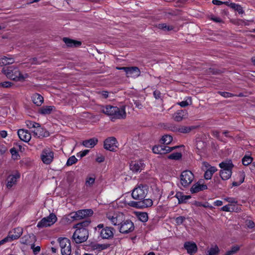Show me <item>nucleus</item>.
I'll use <instances>...</instances> for the list:
<instances>
[{"instance_id":"obj_1","label":"nucleus","mask_w":255,"mask_h":255,"mask_svg":"<svg viewBox=\"0 0 255 255\" xmlns=\"http://www.w3.org/2000/svg\"><path fill=\"white\" fill-rule=\"evenodd\" d=\"M101 111L103 113L108 116L113 122H115L117 120L124 119L127 116L125 106L118 107L107 105L102 107Z\"/></svg>"},{"instance_id":"obj_2","label":"nucleus","mask_w":255,"mask_h":255,"mask_svg":"<svg viewBox=\"0 0 255 255\" xmlns=\"http://www.w3.org/2000/svg\"><path fill=\"white\" fill-rule=\"evenodd\" d=\"M3 72L7 78L16 81H23L28 77L27 74H22L17 67L13 66L4 68Z\"/></svg>"},{"instance_id":"obj_3","label":"nucleus","mask_w":255,"mask_h":255,"mask_svg":"<svg viewBox=\"0 0 255 255\" xmlns=\"http://www.w3.org/2000/svg\"><path fill=\"white\" fill-rule=\"evenodd\" d=\"M82 224L77 225V229L72 236L73 241L77 244H80L85 242L88 238V231L86 228H81Z\"/></svg>"},{"instance_id":"obj_4","label":"nucleus","mask_w":255,"mask_h":255,"mask_svg":"<svg viewBox=\"0 0 255 255\" xmlns=\"http://www.w3.org/2000/svg\"><path fill=\"white\" fill-rule=\"evenodd\" d=\"M221 168L220 171V176L223 180H227L229 179L232 175V169L233 164L231 160H227L221 162L219 164Z\"/></svg>"},{"instance_id":"obj_5","label":"nucleus","mask_w":255,"mask_h":255,"mask_svg":"<svg viewBox=\"0 0 255 255\" xmlns=\"http://www.w3.org/2000/svg\"><path fill=\"white\" fill-rule=\"evenodd\" d=\"M194 179V175L189 170L183 171L180 175V184L184 187L189 186L193 182Z\"/></svg>"},{"instance_id":"obj_6","label":"nucleus","mask_w":255,"mask_h":255,"mask_svg":"<svg viewBox=\"0 0 255 255\" xmlns=\"http://www.w3.org/2000/svg\"><path fill=\"white\" fill-rule=\"evenodd\" d=\"M147 193V187L140 185L133 190L131 196L135 200H142L145 198Z\"/></svg>"},{"instance_id":"obj_7","label":"nucleus","mask_w":255,"mask_h":255,"mask_svg":"<svg viewBox=\"0 0 255 255\" xmlns=\"http://www.w3.org/2000/svg\"><path fill=\"white\" fill-rule=\"evenodd\" d=\"M57 221L56 215L53 213L48 216L42 218L37 224V227L39 228H45L51 226Z\"/></svg>"},{"instance_id":"obj_8","label":"nucleus","mask_w":255,"mask_h":255,"mask_svg":"<svg viewBox=\"0 0 255 255\" xmlns=\"http://www.w3.org/2000/svg\"><path fill=\"white\" fill-rule=\"evenodd\" d=\"M40 157L43 163L48 165L52 162L54 153L49 148H45L42 150Z\"/></svg>"},{"instance_id":"obj_9","label":"nucleus","mask_w":255,"mask_h":255,"mask_svg":"<svg viewBox=\"0 0 255 255\" xmlns=\"http://www.w3.org/2000/svg\"><path fill=\"white\" fill-rule=\"evenodd\" d=\"M62 255H70L71 254V243L69 239L64 238L59 240Z\"/></svg>"},{"instance_id":"obj_10","label":"nucleus","mask_w":255,"mask_h":255,"mask_svg":"<svg viewBox=\"0 0 255 255\" xmlns=\"http://www.w3.org/2000/svg\"><path fill=\"white\" fill-rule=\"evenodd\" d=\"M134 228L133 223L129 220H126L121 223L120 232L122 233L127 234L132 232Z\"/></svg>"},{"instance_id":"obj_11","label":"nucleus","mask_w":255,"mask_h":255,"mask_svg":"<svg viewBox=\"0 0 255 255\" xmlns=\"http://www.w3.org/2000/svg\"><path fill=\"white\" fill-rule=\"evenodd\" d=\"M176 146H173L172 147H170L168 146H166L165 145H160L157 146H154L152 148V151L154 153L156 154H166L167 153L170 152L172 150L175 149Z\"/></svg>"},{"instance_id":"obj_12","label":"nucleus","mask_w":255,"mask_h":255,"mask_svg":"<svg viewBox=\"0 0 255 255\" xmlns=\"http://www.w3.org/2000/svg\"><path fill=\"white\" fill-rule=\"evenodd\" d=\"M118 142L117 139L114 137H110L107 138L104 144V148L110 151H114L116 147H117Z\"/></svg>"},{"instance_id":"obj_13","label":"nucleus","mask_w":255,"mask_h":255,"mask_svg":"<svg viewBox=\"0 0 255 255\" xmlns=\"http://www.w3.org/2000/svg\"><path fill=\"white\" fill-rule=\"evenodd\" d=\"M144 167V164L141 160L132 161L129 164L130 170L134 173L140 172Z\"/></svg>"},{"instance_id":"obj_14","label":"nucleus","mask_w":255,"mask_h":255,"mask_svg":"<svg viewBox=\"0 0 255 255\" xmlns=\"http://www.w3.org/2000/svg\"><path fill=\"white\" fill-rule=\"evenodd\" d=\"M25 124L28 128H35V129L33 131L34 135L38 137H39L41 135L40 132H41V130H42V128H41L39 124L30 121H26L25 122Z\"/></svg>"},{"instance_id":"obj_15","label":"nucleus","mask_w":255,"mask_h":255,"mask_svg":"<svg viewBox=\"0 0 255 255\" xmlns=\"http://www.w3.org/2000/svg\"><path fill=\"white\" fill-rule=\"evenodd\" d=\"M106 217L111 223L114 226L119 225L122 220V215H118L117 214L114 213H107Z\"/></svg>"},{"instance_id":"obj_16","label":"nucleus","mask_w":255,"mask_h":255,"mask_svg":"<svg viewBox=\"0 0 255 255\" xmlns=\"http://www.w3.org/2000/svg\"><path fill=\"white\" fill-rule=\"evenodd\" d=\"M20 178V173L16 171L14 174L9 175L7 178L6 186L8 188H10L14 185H15L17 180Z\"/></svg>"},{"instance_id":"obj_17","label":"nucleus","mask_w":255,"mask_h":255,"mask_svg":"<svg viewBox=\"0 0 255 255\" xmlns=\"http://www.w3.org/2000/svg\"><path fill=\"white\" fill-rule=\"evenodd\" d=\"M17 134L19 138L25 142H28L31 138V134L27 130L20 129L18 130Z\"/></svg>"},{"instance_id":"obj_18","label":"nucleus","mask_w":255,"mask_h":255,"mask_svg":"<svg viewBox=\"0 0 255 255\" xmlns=\"http://www.w3.org/2000/svg\"><path fill=\"white\" fill-rule=\"evenodd\" d=\"M113 229L110 227H106L102 229L100 232V236L103 239H109L114 236Z\"/></svg>"},{"instance_id":"obj_19","label":"nucleus","mask_w":255,"mask_h":255,"mask_svg":"<svg viewBox=\"0 0 255 255\" xmlns=\"http://www.w3.org/2000/svg\"><path fill=\"white\" fill-rule=\"evenodd\" d=\"M184 248L188 254H192L197 252L198 248L196 244L192 242H187L184 243Z\"/></svg>"},{"instance_id":"obj_20","label":"nucleus","mask_w":255,"mask_h":255,"mask_svg":"<svg viewBox=\"0 0 255 255\" xmlns=\"http://www.w3.org/2000/svg\"><path fill=\"white\" fill-rule=\"evenodd\" d=\"M207 189V186L200 182L194 184L190 189V192L192 193H196L200 191H203Z\"/></svg>"},{"instance_id":"obj_21","label":"nucleus","mask_w":255,"mask_h":255,"mask_svg":"<svg viewBox=\"0 0 255 255\" xmlns=\"http://www.w3.org/2000/svg\"><path fill=\"white\" fill-rule=\"evenodd\" d=\"M188 117V113L186 110H178L173 116L174 121L176 122H180L183 119L187 118Z\"/></svg>"},{"instance_id":"obj_22","label":"nucleus","mask_w":255,"mask_h":255,"mask_svg":"<svg viewBox=\"0 0 255 255\" xmlns=\"http://www.w3.org/2000/svg\"><path fill=\"white\" fill-rule=\"evenodd\" d=\"M22 233V229L21 228H16L14 229L12 231L10 232L8 234L9 238L11 241L17 239L20 237Z\"/></svg>"},{"instance_id":"obj_23","label":"nucleus","mask_w":255,"mask_h":255,"mask_svg":"<svg viewBox=\"0 0 255 255\" xmlns=\"http://www.w3.org/2000/svg\"><path fill=\"white\" fill-rule=\"evenodd\" d=\"M127 76L128 77L136 78L140 74V71L137 67H130L127 71Z\"/></svg>"},{"instance_id":"obj_24","label":"nucleus","mask_w":255,"mask_h":255,"mask_svg":"<svg viewBox=\"0 0 255 255\" xmlns=\"http://www.w3.org/2000/svg\"><path fill=\"white\" fill-rule=\"evenodd\" d=\"M169 128L170 130L173 131H178L183 133H188L192 130V129H193L191 127L186 126H182L179 128L175 126H171L170 127H169Z\"/></svg>"},{"instance_id":"obj_25","label":"nucleus","mask_w":255,"mask_h":255,"mask_svg":"<svg viewBox=\"0 0 255 255\" xmlns=\"http://www.w3.org/2000/svg\"><path fill=\"white\" fill-rule=\"evenodd\" d=\"M93 214V211L91 209L80 210L76 212V214L79 217L80 220L92 216Z\"/></svg>"},{"instance_id":"obj_26","label":"nucleus","mask_w":255,"mask_h":255,"mask_svg":"<svg viewBox=\"0 0 255 255\" xmlns=\"http://www.w3.org/2000/svg\"><path fill=\"white\" fill-rule=\"evenodd\" d=\"M98 140L96 137H93L88 140H84L82 145L87 148H93L98 143Z\"/></svg>"},{"instance_id":"obj_27","label":"nucleus","mask_w":255,"mask_h":255,"mask_svg":"<svg viewBox=\"0 0 255 255\" xmlns=\"http://www.w3.org/2000/svg\"><path fill=\"white\" fill-rule=\"evenodd\" d=\"M56 111V108L54 106H46L41 107L39 109V113L44 115H49L52 112H55Z\"/></svg>"},{"instance_id":"obj_28","label":"nucleus","mask_w":255,"mask_h":255,"mask_svg":"<svg viewBox=\"0 0 255 255\" xmlns=\"http://www.w3.org/2000/svg\"><path fill=\"white\" fill-rule=\"evenodd\" d=\"M63 41L68 47H78L81 44L80 41L72 40L68 38H64Z\"/></svg>"},{"instance_id":"obj_29","label":"nucleus","mask_w":255,"mask_h":255,"mask_svg":"<svg viewBox=\"0 0 255 255\" xmlns=\"http://www.w3.org/2000/svg\"><path fill=\"white\" fill-rule=\"evenodd\" d=\"M32 100L34 104L39 106L43 102V98L40 94L35 93L33 94L31 97Z\"/></svg>"},{"instance_id":"obj_30","label":"nucleus","mask_w":255,"mask_h":255,"mask_svg":"<svg viewBox=\"0 0 255 255\" xmlns=\"http://www.w3.org/2000/svg\"><path fill=\"white\" fill-rule=\"evenodd\" d=\"M175 196L178 199L179 204L185 203L187 200L191 198L190 195H184L179 192H177Z\"/></svg>"},{"instance_id":"obj_31","label":"nucleus","mask_w":255,"mask_h":255,"mask_svg":"<svg viewBox=\"0 0 255 255\" xmlns=\"http://www.w3.org/2000/svg\"><path fill=\"white\" fill-rule=\"evenodd\" d=\"M217 170V168L214 166L210 167L205 172L204 177L206 180L210 179L214 173Z\"/></svg>"},{"instance_id":"obj_32","label":"nucleus","mask_w":255,"mask_h":255,"mask_svg":"<svg viewBox=\"0 0 255 255\" xmlns=\"http://www.w3.org/2000/svg\"><path fill=\"white\" fill-rule=\"evenodd\" d=\"M95 179L96 178L94 175L87 176L85 179V186L87 187H91L95 183Z\"/></svg>"},{"instance_id":"obj_33","label":"nucleus","mask_w":255,"mask_h":255,"mask_svg":"<svg viewBox=\"0 0 255 255\" xmlns=\"http://www.w3.org/2000/svg\"><path fill=\"white\" fill-rule=\"evenodd\" d=\"M238 208L235 205L228 204L221 208V210L225 212H232L237 210Z\"/></svg>"},{"instance_id":"obj_34","label":"nucleus","mask_w":255,"mask_h":255,"mask_svg":"<svg viewBox=\"0 0 255 255\" xmlns=\"http://www.w3.org/2000/svg\"><path fill=\"white\" fill-rule=\"evenodd\" d=\"M136 216L138 219L142 222H146L147 221L148 217V215L145 212H136Z\"/></svg>"},{"instance_id":"obj_35","label":"nucleus","mask_w":255,"mask_h":255,"mask_svg":"<svg viewBox=\"0 0 255 255\" xmlns=\"http://www.w3.org/2000/svg\"><path fill=\"white\" fill-rule=\"evenodd\" d=\"M172 139L173 138L171 135L169 134H166L162 136L161 138V142L165 145V144L170 143L172 141Z\"/></svg>"},{"instance_id":"obj_36","label":"nucleus","mask_w":255,"mask_h":255,"mask_svg":"<svg viewBox=\"0 0 255 255\" xmlns=\"http://www.w3.org/2000/svg\"><path fill=\"white\" fill-rule=\"evenodd\" d=\"M219 249L217 246H212L207 251V255H217Z\"/></svg>"},{"instance_id":"obj_37","label":"nucleus","mask_w":255,"mask_h":255,"mask_svg":"<svg viewBox=\"0 0 255 255\" xmlns=\"http://www.w3.org/2000/svg\"><path fill=\"white\" fill-rule=\"evenodd\" d=\"M141 204V208L151 207L153 204L152 200L149 198L144 199L143 201H140Z\"/></svg>"},{"instance_id":"obj_38","label":"nucleus","mask_w":255,"mask_h":255,"mask_svg":"<svg viewBox=\"0 0 255 255\" xmlns=\"http://www.w3.org/2000/svg\"><path fill=\"white\" fill-rule=\"evenodd\" d=\"M245 175L243 173L239 175V180L234 181L232 183L233 186H238L244 181Z\"/></svg>"},{"instance_id":"obj_39","label":"nucleus","mask_w":255,"mask_h":255,"mask_svg":"<svg viewBox=\"0 0 255 255\" xmlns=\"http://www.w3.org/2000/svg\"><path fill=\"white\" fill-rule=\"evenodd\" d=\"M253 161V158L250 156H245L242 159V163L245 165H249Z\"/></svg>"},{"instance_id":"obj_40","label":"nucleus","mask_w":255,"mask_h":255,"mask_svg":"<svg viewBox=\"0 0 255 255\" xmlns=\"http://www.w3.org/2000/svg\"><path fill=\"white\" fill-rule=\"evenodd\" d=\"M158 28L160 29L163 30L164 31H169L173 29L172 26L167 25L165 23L159 24L158 25Z\"/></svg>"},{"instance_id":"obj_41","label":"nucleus","mask_w":255,"mask_h":255,"mask_svg":"<svg viewBox=\"0 0 255 255\" xmlns=\"http://www.w3.org/2000/svg\"><path fill=\"white\" fill-rule=\"evenodd\" d=\"M240 249L238 246H235L232 247L231 249L228 251L225 255H233L237 253Z\"/></svg>"},{"instance_id":"obj_42","label":"nucleus","mask_w":255,"mask_h":255,"mask_svg":"<svg viewBox=\"0 0 255 255\" xmlns=\"http://www.w3.org/2000/svg\"><path fill=\"white\" fill-rule=\"evenodd\" d=\"M78 161V159L76 158L74 155L71 156L70 157L66 162V165L67 166H71L74 163H76Z\"/></svg>"},{"instance_id":"obj_43","label":"nucleus","mask_w":255,"mask_h":255,"mask_svg":"<svg viewBox=\"0 0 255 255\" xmlns=\"http://www.w3.org/2000/svg\"><path fill=\"white\" fill-rule=\"evenodd\" d=\"M182 156V155L179 152H175L170 154L168 156V158L174 160L179 159Z\"/></svg>"},{"instance_id":"obj_44","label":"nucleus","mask_w":255,"mask_h":255,"mask_svg":"<svg viewBox=\"0 0 255 255\" xmlns=\"http://www.w3.org/2000/svg\"><path fill=\"white\" fill-rule=\"evenodd\" d=\"M141 204L140 203V201L139 202H135V201H130L128 203V205H129L130 207L136 208H141Z\"/></svg>"},{"instance_id":"obj_45","label":"nucleus","mask_w":255,"mask_h":255,"mask_svg":"<svg viewBox=\"0 0 255 255\" xmlns=\"http://www.w3.org/2000/svg\"><path fill=\"white\" fill-rule=\"evenodd\" d=\"M10 153L11 154L12 158L14 160L18 159L19 157V154L17 150L14 148H12L10 150Z\"/></svg>"},{"instance_id":"obj_46","label":"nucleus","mask_w":255,"mask_h":255,"mask_svg":"<svg viewBox=\"0 0 255 255\" xmlns=\"http://www.w3.org/2000/svg\"><path fill=\"white\" fill-rule=\"evenodd\" d=\"M153 196L154 198H156L158 200H159L161 196V192L157 187H155V190L153 192Z\"/></svg>"},{"instance_id":"obj_47","label":"nucleus","mask_w":255,"mask_h":255,"mask_svg":"<svg viewBox=\"0 0 255 255\" xmlns=\"http://www.w3.org/2000/svg\"><path fill=\"white\" fill-rule=\"evenodd\" d=\"M224 200H225L227 202H228L229 203H231L230 204H234V205L237 204L238 201L236 198H232V197H226L224 199Z\"/></svg>"},{"instance_id":"obj_48","label":"nucleus","mask_w":255,"mask_h":255,"mask_svg":"<svg viewBox=\"0 0 255 255\" xmlns=\"http://www.w3.org/2000/svg\"><path fill=\"white\" fill-rule=\"evenodd\" d=\"M13 85V84L9 81H5L0 83V87L2 88H10Z\"/></svg>"},{"instance_id":"obj_49","label":"nucleus","mask_w":255,"mask_h":255,"mask_svg":"<svg viewBox=\"0 0 255 255\" xmlns=\"http://www.w3.org/2000/svg\"><path fill=\"white\" fill-rule=\"evenodd\" d=\"M8 57L1 56H0V66L7 65V62Z\"/></svg>"},{"instance_id":"obj_50","label":"nucleus","mask_w":255,"mask_h":255,"mask_svg":"<svg viewBox=\"0 0 255 255\" xmlns=\"http://www.w3.org/2000/svg\"><path fill=\"white\" fill-rule=\"evenodd\" d=\"M31 248L34 255L38 254L40 251V247L39 246L35 247L34 244L31 245Z\"/></svg>"},{"instance_id":"obj_51","label":"nucleus","mask_w":255,"mask_h":255,"mask_svg":"<svg viewBox=\"0 0 255 255\" xmlns=\"http://www.w3.org/2000/svg\"><path fill=\"white\" fill-rule=\"evenodd\" d=\"M219 93L222 96L225 98L232 97L234 96L233 94L226 92H219Z\"/></svg>"},{"instance_id":"obj_52","label":"nucleus","mask_w":255,"mask_h":255,"mask_svg":"<svg viewBox=\"0 0 255 255\" xmlns=\"http://www.w3.org/2000/svg\"><path fill=\"white\" fill-rule=\"evenodd\" d=\"M104 160H105V157H104V156H103V155H102L101 154H99V155H98L97 156V157L96 158V161L97 162L101 163V162H104Z\"/></svg>"},{"instance_id":"obj_53","label":"nucleus","mask_w":255,"mask_h":255,"mask_svg":"<svg viewBox=\"0 0 255 255\" xmlns=\"http://www.w3.org/2000/svg\"><path fill=\"white\" fill-rule=\"evenodd\" d=\"M210 19L216 22H221L222 21L220 17L214 15H211Z\"/></svg>"},{"instance_id":"obj_54","label":"nucleus","mask_w":255,"mask_h":255,"mask_svg":"<svg viewBox=\"0 0 255 255\" xmlns=\"http://www.w3.org/2000/svg\"><path fill=\"white\" fill-rule=\"evenodd\" d=\"M234 9L237 11L239 14H243L244 12L243 7L239 4L237 5V6Z\"/></svg>"},{"instance_id":"obj_55","label":"nucleus","mask_w":255,"mask_h":255,"mask_svg":"<svg viewBox=\"0 0 255 255\" xmlns=\"http://www.w3.org/2000/svg\"><path fill=\"white\" fill-rule=\"evenodd\" d=\"M246 225L249 228L253 229L255 227V223L251 220H248L246 221Z\"/></svg>"},{"instance_id":"obj_56","label":"nucleus","mask_w":255,"mask_h":255,"mask_svg":"<svg viewBox=\"0 0 255 255\" xmlns=\"http://www.w3.org/2000/svg\"><path fill=\"white\" fill-rule=\"evenodd\" d=\"M184 219L185 218L182 216H180V217L176 218V224L178 225L182 224L184 221Z\"/></svg>"},{"instance_id":"obj_57","label":"nucleus","mask_w":255,"mask_h":255,"mask_svg":"<svg viewBox=\"0 0 255 255\" xmlns=\"http://www.w3.org/2000/svg\"><path fill=\"white\" fill-rule=\"evenodd\" d=\"M69 216L74 220H80L79 217L78 216V215L76 214V212L71 213Z\"/></svg>"},{"instance_id":"obj_58","label":"nucleus","mask_w":255,"mask_h":255,"mask_svg":"<svg viewBox=\"0 0 255 255\" xmlns=\"http://www.w3.org/2000/svg\"><path fill=\"white\" fill-rule=\"evenodd\" d=\"M11 241H12L11 240L10 238H9V236H7L6 237H5V238H4L3 239H2V240H1L0 241V246L4 244L5 243L9 242H11Z\"/></svg>"},{"instance_id":"obj_59","label":"nucleus","mask_w":255,"mask_h":255,"mask_svg":"<svg viewBox=\"0 0 255 255\" xmlns=\"http://www.w3.org/2000/svg\"><path fill=\"white\" fill-rule=\"evenodd\" d=\"M179 105H180L182 107H185L189 105V103L186 101H183L181 102L178 103Z\"/></svg>"},{"instance_id":"obj_60","label":"nucleus","mask_w":255,"mask_h":255,"mask_svg":"<svg viewBox=\"0 0 255 255\" xmlns=\"http://www.w3.org/2000/svg\"><path fill=\"white\" fill-rule=\"evenodd\" d=\"M161 93L159 91H155L153 92V95L156 99H158L160 98Z\"/></svg>"},{"instance_id":"obj_61","label":"nucleus","mask_w":255,"mask_h":255,"mask_svg":"<svg viewBox=\"0 0 255 255\" xmlns=\"http://www.w3.org/2000/svg\"><path fill=\"white\" fill-rule=\"evenodd\" d=\"M30 62L32 64H40V62L37 61V59L36 58H33L32 59H30Z\"/></svg>"},{"instance_id":"obj_62","label":"nucleus","mask_w":255,"mask_h":255,"mask_svg":"<svg viewBox=\"0 0 255 255\" xmlns=\"http://www.w3.org/2000/svg\"><path fill=\"white\" fill-rule=\"evenodd\" d=\"M89 150H84V151H83L79 153L78 154H80V156L81 157H83L85 156V155H86L88 154V153L89 152Z\"/></svg>"},{"instance_id":"obj_63","label":"nucleus","mask_w":255,"mask_h":255,"mask_svg":"<svg viewBox=\"0 0 255 255\" xmlns=\"http://www.w3.org/2000/svg\"><path fill=\"white\" fill-rule=\"evenodd\" d=\"M212 3L214 4L217 5H220L223 4V1L219 0H213Z\"/></svg>"},{"instance_id":"obj_64","label":"nucleus","mask_w":255,"mask_h":255,"mask_svg":"<svg viewBox=\"0 0 255 255\" xmlns=\"http://www.w3.org/2000/svg\"><path fill=\"white\" fill-rule=\"evenodd\" d=\"M223 202L221 200H216L214 202V205L216 206H220L222 205Z\"/></svg>"}]
</instances>
